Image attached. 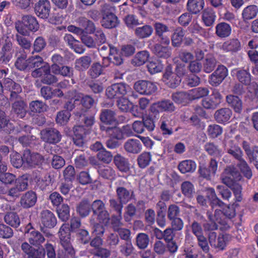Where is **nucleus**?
<instances>
[{
	"label": "nucleus",
	"instance_id": "obj_8",
	"mask_svg": "<svg viewBox=\"0 0 258 258\" xmlns=\"http://www.w3.org/2000/svg\"><path fill=\"white\" fill-rule=\"evenodd\" d=\"M61 135L56 129L47 127L42 130L40 132V137L43 141L49 144H56L61 139Z\"/></svg>",
	"mask_w": 258,
	"mask_h": 258
},
{
	"label": "nucleus",
	"instance_id": "obj_19",
	"mask_svg": "<svg viewBox=\"0 0 258 258\" xmlns=\"http://www.w3.org/2000/svg\"><path fill=\"white\" fill-rule=\"evenodd\" d=\"M75 114L77 120L80 123H84L86 127H91L95 122L94 115L84 114L83 113V111H76Z\"/></svg>",
	"mask_w": 258,
	"mask_h": 258
},
{
	"label": "nucleus",
	"instance_id": "obj_39",
	"mask_svg": "<svg viewBox=\"0 0 258 258\" xmlns=\"http://www.w3.org/2000/svg\"><path fill=\"white\" fill-rule=\"evenodd\" d=\"M77 211L82 217L87 216L91 211V205L88 200L82 201L77 207Z\"/></svg>",
	"mask_w": 258,
	"mask_h": 258
},
{
	"label": "nucleus",
	"instance_id": "obj_56",
	"mask_svg": "<svg viewBox=\"0 0 258 258\" xmlns=\"http://www.w3.org/2000/svg\"><path fill=\"white\" fill-rule=\"evenodd\" d=\"M151 161V155L148 152H144L138 158V162L141 168H144L147 166Z\"/></svg>",
	"mask_w": 258,
	"mask_h": 258
},
{
	"label": "nucleus",
	"instance_id": "obj_45",
	"mask_svg": "<svg viewBox=\"0 0 258 258\" xmlns=\"http://www.w3.org/2000/svg\"><path fill=\"white\" fill-rule=\"evenodd\" d=\"M149 57V53L147 51H142L136 54L132 60V63L138 66L144 64Z\"/></svg>",
	"mask_w": 258,
	"mask_h": 258
},
{
	"label": "nucleus",
	"instance_id": "obj_30",
	"mask_svg": "<svg viewBox=\"0 0 258 258\" xmlns=\"http://www.w3.org/2000/svg\"><path fill=\"white\" fill-rule=\"evenodd\" d=\"M115 111L110 109H102L100 114V120L106 124H110L116 120Z\"/></svg>",
	"mask_w": 258,
	"mask_h": 258
},
{
	"label": "nucleus",
	"instance_id": "obj_18",
	"mask_svg": "<svg viewBox=\"0 0 258 258\" xmlns=\"http://www.w3.org/2000/svg\"><path fill=\"white\" fill-rule=\"evenodd\" d=\"M37 201L36 195L34 191H28L23 195L20 200L21 205L24 208L33 206Z\"/></svg>",
	"mask_w": 258,
	"mask_h": 258
},
{
	"label": "nucleus",
	"instance_id": "obj_1",
	"mask_svg": "<svg viewBox=\"0 0 258 258\" xmlns=\"http://www.w3.org/2000/svg\"><path fill=\"white\" fill-rule=\"evenodd\" d=\"M58 234L60 244L63 249L58 252V258H74L75 252L71 243L70 229L69 224H62L59 229Z\"/></svg>",
	"mask_w": 258,
	"mask_h": 258
},
{
	"label": "nucleus",
	"instance_id": "obj_57",
	"mask_svg": "<svg viewBox=\"0 0 258 258\" xmlns=\"http://www.w3.org/2000/svg\"><path fill=\"white\" fill-rule=\"evenodd\" d=\"M59 218L62 221H67L70 217V208L67 204H63L57 210Z\"/></svg>",
	"mask_w": 258,
	"mask_h": 258
},
{
	"label": "nucleus",
	"instance_id": "obj_60",
	"mask_svg": "<svg viewBox=\"0 0 258 258\" xmlns=\"http://www.w3.org/2000/svg\"><path fill=\"white\" fill-rule=\"evenodd\" d=\"M17 179L14 174L9 172L0 174V181L5 184H12Z\"/></svg>",
	"mask_w": 258,
	"mask_h": 258
},
{
	"label": "nucleus",
	"instance_id": "obj_34",
	"mask_svg": "<svg viewBox=\"0 0 258 258\" xmlns=\"http://www.w3.org/2000/svg\"><path fill=\"white\" fill-rule=\"evenodd\" d=\"M258 13V8L255 5L248 6L242 11V16L244 21L253 19Z\"/></svg>",
	"mask_w": 258,
	"mask_h": 258
},
{
	"label": "nucleus",
	"instance_id": "obj_38",
	"mask_svg": "<svg viewBox=\"0 0 258 258\" xmlns=\"http://www.w3.org/2000/svg\"><path fill=\"white\" fill-rule=\"evenodd\" d=\"M226 150L228 153L237 160L242 158V152L241 149L237 145L233 144L232 142H230L226 147Z\"/></svg>",
	"mask_w": 258,
	"mask_h": 258
},
{
	"label": "nucleus",
	"instance_id": "obj_6",
	"mask_svg": "<svg viewBox=\"0 0 258 258\" xmlns=\"http://www.w3.org/2000/svg\"><path fill=\"white\" fill-rule=\"evenodd\" d=\"M28 181V175L25 174L19 177L15 182V185L7 191V195L13 198H18L21 192L27 189Z\"/></svg>",
	"mask_w": 258,
	"mask_h": 258
},
{
	"label": "nucleus",
	"instance_id": "obj_50",
	"mask_svg": "<svg viewBox=\"0 0 258 258\" xmlns=\"http://www.w3.org/2000/svg\"><path fill=\"white\" fill-rule=\"evenodd\" d=\"M14 129L13 124L10 122L9 119L5 116V113L2 117H0V131H3L10 134Z\"/></svg>",
	"mask_w": 258,
	"mask_h": 258
},
{
	"label": "nucleus",
	"instance_id": "obj_46",
	"mask_svg": "<svg viewBox=\"0 0 258 258\" xmlns=\"http://www.w3.org/2000/svg\"><path fill=\"white\" fill-rule=\"evenodd\" d=\"M207 197L211 201V204L213 207L218 206L221 207L224 203L217 198L215 190L213 188L207 189Z\"/></svg>",
	"mask_w": 258,
	"mask_h": 258
},
{
	"label": "nucleus",
	"instance_id": "obj_25",
	"mask_svg": "<svg viewBox=\"0 0 258 258\" xmlns=\"http://www.w3.org/2000/svg\"><path fill=\"white\" fill-rule=\"evenodd\" d=\"M178 168L182 173H192L196 170L197 165L191 160H185L179 163Z\"/></svg>",
	"mask_w": 258,
	"mask_h": 258
},
{
	"label": "nucleus",
	"instance_id": "obj_28",
	"mask_svg": "<svg viewBox=\"0 0 258 258\" xmlns=\"http://www.w3.org/2000/svg\"><path fill=\"white\" fill-rule=\"evenodd\" d=\"M154 53L158 57L162 58H168L171 55V49L169 46H163L157 43L153 48Z\"/></svg>",
	"mask_w": 258,
	"mask_h": 258
},
{
	"label": "nucleus",
	"instance_id": "obj_59",
	"mask_svg": "<svg viewBox=\"0 0 258 258\" xmlns=\"http://www.w3.org/2000/svg\"><path fill=\"white\" fill-rule=\"evenodd\" d=\"M46 45L45 40L42 37H38L33 44V51L39 52L44 49Z\"/></svg>",
	"mask_w": 258,
	"mask_h": 258
},
{
	"label": "nucleus",
	"instance_id": "obj_52",
	"mask_svg": "<svg viewBox=\"0 0 258 258\" xmlns=\"http://www.w3.org/2000/svg\"><path fill=\"white\" fill-rule=\"evenodd\" d=\"M43 58L39 55L32 56L28 58L29 70L33 68L43 67Z\"/></svg>",
	"mask_w": 258,
	"mask_h": 258
},
{
	"label": "nucleus",
	"instance_id": "obj_12",
	"mask_svg": "<svg viewBox=\"0 0 258 258\" xmlns=\"http://www.w3.org/2000/svg\"><path fill=\"white\" fill-rule=\"evenodd\" d=\"M23 253L28 258H44L45 252L33 247L29 242H23L20 246Z\"/></svg>",
	"mask_w": 258,
	"mask_h": 258
},
{
	"label": "nucleus",
	"instance_id": "obj_3",
	"mask_svg": "<svg viewBox=\"0 0 258 258\" xmlns=\"http://www.w3.org/2000/svg\"><path fill=\"white\" fill-rule=\"evenodd\" d=\"M24 236L31 245L35 247H39L45 241L44 236L36 230L31 223L28 224L25 228Z\"/></svg>",
	"mask_w": 258,
	"mask_h": 258
},
{
	"label": "nucleus",
	"instance_id": "obj_55",
	"mask_svg": "<svg viewBox=\"0 0 258 258\" xmlns=\"http://www.w3.org/2000/svg\"><path fill=\"white\" fill-rule=\"evenodd\" d=\"M172 99L177 103H186L188 101H190L188 93L182 92L173 94Z\"/></svg>",
	"mask_w": 258,
	"mask_h": 258
},
{
	"label": "nucleus",
	"instance_id": "obj_63",
	"mask_svg": "<svg viewBox=\"0 0 258 258\" xmlns=\"http://www.w3.org/2000/svg\"><path fill=\"white\" fill-rule=\"evenodd\" d=\"M81 104L86 110H88L95 104V100L91 96L86 95L81 97Z\"/></svg>",
	"mask_w": 258,
	"mask_h": 258
},
{
	"label": "nucleus",
	"instance_id": "obj_44",
	"mask_svg": "<svg viewBox=\"0 0 258 258\" xmlns=\"http://www.w3.org/2000/svg\"><path fill=\"white\" fill-rule=\"evenodd\" d=\"M153 29L151 26L145 25L144 26L137 28L135 29L136 36L141 38L148 37L151 35Z\"/></svg>",
	"mask_w": 258,
	"mask_h": 258
},
{
	"label": "nucleus",
	"instance_id": "obj_10",
	"mask_svg": "<svg viewBox=\"0 0 258 258\" xmlns=\"http://www.w3.org/2000/svg\"><path fill=\"white\" fill-rule=\"evenodd\" d=\"M110 7L106 4L102 7L104 14L101 21L102 26L108 29L115 27L118 24L117 17L111 12H106L107 10L110 11Z\"/></svg>",
	"mask_w": 258,
	"mask_h": 258
},
{
	"label": "nucleus",
	"instance_id": "obj_13",
	"mask_svg": "<svg viewBox=\"0 0 258 258\" xmlns=\"http://www.w3.org/2000/svg\"><path fill=\"white\" fill-rule=\"evenodd\" d=\"M50 4L48 0H39L35 6L36 15L43 19L49 17L50 11Z\"/></svg>",
	"mask_w": 258,
	"mask_h": 258
},
{
	"label": "nucleus",
	"instance_id": "obj_62",
	"mask_svg": "<svg viewBox=\"0 0 258 258\" xmlns=\"http://www.w3.org/2000/svg\"><path fill=\"white\" fill-rule=\"evenodd\" d=\"M116 192L121 204H126L129 201V192L126 189L120 187L117 189Z\"/></svg>",
	"mask_w": 258,
	"mask_h": 258
},
{
	"label": "nucleus",
	"instance_id": "obj_21",
	"mask_svg": "<svg viewBox=\"0 0 258 258\" xmlns=\"http://www.w3.org/2000/svg\"><path fill=\"white\" fill-rule=\"evenodd\" d=\"M17 58L15 62L16 67L20 71L29 70L28 59H26L27 54L22 50L17 53Z\"/></svg>",
	"mask_w": 258,
	"mask_h": 258
},
{
	"label": "nucleus",
	"instance_id": "obj_14",
	"mask_svg": "<svg viewBox=\"0 0 258 258\" xmlns=\"http://www.w3.org/2000/svg\"><path fill=\"white\" fill-rule=\"evenodd\" d=\"M40 220L42 224L44 227L48 228H53L57 223L54 214L48 210H43L41 212Z\"/></svg>",
	"mask_w": 258,
	"mask_h": 258
},
{
	"label": "nucleus",
	"instance_id": "obj_11",
	"mask_svg": "<svg viewBox=\"0 0 258 258\" xmlns=\"http://www.w3.org/2000/svg\"><path fill=\"white\" fill-rule=\"evenodd\" d=\"M228 75L227 69L224 66H219L209 78V83L213 86H218Z\"/></svg>",
	"mask_w": 258,
	"mask_h": 258
},
{
	"label": "nucleus",
	"instance_id": "obj_64",
	"mask_svg": "<svg viewBox=\"0 0 258 258\" xmlns=\"http://www.w3.org/2000/svg\"><path fill=\"white\" fill-rule=\"evenodd\" d=\"M18 34L16 35V39L18 44L23 49H29L32 45L31 42L27 38Z\"/></svg>",
	"mask_w": 258,
	"mask_h": 258
},
{
	"label": "nucleus",
	"instance_id": "obj_22",
	"mask_svg": "<svg viewBox=\"0 0 258 258\" xmlns=\"http://www.w3.org/2000/svg\"><path fill=\"white\" fill-rule=\"evenodd\" d=\"M232 115L231 110L227 108H223L216 111L214 117L216 121L219 123L228 121Z\"/></svg>",
	"mask_w": 258,
	"mask_h": 258
},
{
	"label": "nucleus",
	"instance_id": "obj_23",
	"mask_svg": "<svg viewBox=\"0 0 258 258\" xmlns=\"http://www.w3.org/2000/svg\"><path fill=\"white\" fill-rule=\"evenodd\" d=\"M106 131L108 133L111 131L113 138L117 140H121L125 136L126 137L129 136V126L128 125L123 126L122 129L117 127H108Z\"/></svg>",
	"mask_w": 258,
	"mask_h": 258
},
{
	"label": "nucleus",
	"instance_id": "obj_4",
	"mask_svg": "<svg viewBox=\"0 0 258 258\" xmlns=\"http://www.w3.org/2000/svg\"><path fill=\"white\" fill-rule=\"evenodd\" d=\"M23 160L24 167L31 168L41 164L44 159L40 154L31 152L27 149L24 151Z\"/></svg>",
	"mask_w": 258,
	"mask_h": 258
},
{
	"label": "nucleus",
	"instance_id": "obj_61",
	"mask_svg": "<svg viewBox=\"0 0 258 258\" xmlns=\"http://www.w3.org/2000/svg\"><path fill=\"white\" fill-rule=\"evenodd\" d=\"M102 67L99 62L94 63L88 73L92 78H96L102 73Z\"/></svg>",
	"mask_w": 258,
	"mask_h": 258
},
{
	"label": "nucleus",
	"instance_id": "obj_16",
	"mask_svg": "<svg viewBox=\"0 0 258 258\" xmlns=\"http://www.w3.org/2000/svg\"><path fill=\"white\" fill-rule=\"evenodd\" d=\"M12 110L14 112L17 114V116L23 118L27 113V105L21 97L19 99H16L15 101H12Z\"/></svg>",
	"mask_w": 258,
	"mask_h": 258
},
{
	"label": "nucleus",
	"instance_id": "obj_48",
	"mask_svg": "<svg viewBox=\"0 0 258 258\" xmlns=\"http://www.w3.org/2000/svg\"><path fill=\"white\" fill-rule=\"evenodd\" d=\"M29 109L34 113H40L46 110L47 106L41 101L35 100L30 103Z\"/></svg>",
	"mask_w": 258,
	"mask_h": 258
},
{
	"label": "nucleus",
	"instance_id": "obj_24",
	"mask_svg": "<svg viewBox=\"0 0 258 258\" xmlns=\"http://www.w3.org/2000/svg\"><path fill=\"white\" fill-rule=\"evenodd\" d=\"M22 21L25 27L30 31L36 32L39 28V25L36 19L32 16L26 15L23 16Z\"/></svg>",
	"mask_w": 258,
	"mask_h": 258
},
{
	"label": "nucleus",
	"instance_id": "obj_51",
	"mask_svg": "<svg viewBox=\"0 0 258 258\" xmlns=\"http://www.w3.org/2000/svg\"><path fill=\"white\" fill-rule=\"evenodd\" d=\"M11 162L12 165L19 168L23 165L24 167L23 155L22 156L20 154L16 152H13L10 155Z\"/></svg>",
	"mask_w": 258,
	"mask_h": 258
},
{
	"label": "nucleus",
	"instance_id": "obj_2",
	"mask_svg": "<svg viewBox=\"0 0 258 258\" xmlns=\"http://www.w3.org/2000/svg\"><path fill=\"white\" fill-rule=\"evenodd\" d=\"M31 76L35 78H40L41 83L48 85L56 83L58 81L57 78L51 74L49 66H43L35 69L32 72Z\"/></svg>",
	"mask_w": 258,
	"mask_h": 258
},
{
	"label": "nucleus",
	"instance_id": "obj_37",
	"mask_svg": "<svg viewBox=\"0 0 258 258\" xmlns=\"http://www.w3.org/2000/svg\"><path fill=\"white\" fill-rule=\"evenodd\" d=\"M188 93L189 100H192L208 95L209 91L206 88H197L189 90Z\"/></svg>",
	"mask_w": 258,
	"mask_h": 258
},
{
	"label": "nucleus",
	"instance_id": "obj_20",
	"mask_svg": "<svg viewBox=\"0 0 258 258\" xmlns=\"http://www.w3.org/2000/svg\"><path fill=\"white\" fill-rule=\"evenodd\" d=\"M239 173L235 171V169L232 167L226 168L221 175L222 182L226 185L229 186L233 179L236 178Z\"/></svg>",
	"mask_w": 258,
	"mask_h": 258
},
{
	"label": "nucleus",
	"instance_id": "obj_41",
	"mask_svg": "<svg viewBox=\"0 0 258 258\" xmlns=\"http://www.w3.org/2000/svg\"><path fill=\"white\" fill-rule=\"evenodd\" d=\"M5 222L14 227H18L20 224L19 216L14 212H9L6 214L4 217Z\"/></svg>",
	"mask_w": 258,
	"mask_h": 258
},
{
	"label": "nucleus",
	"instance_id": "obj_29",
	"mask_svg": "<svg viewBox=\"0 0 258 258\" xmlns=\"http://www.w3.org/2000/svg\"><path fill=\"white\" fill-rule=\"evenodd\" d=\"M209 242L211 245H213L220 249H223L226 244L225 236L221 235L216 239V234L215 232H211L210 233Z\"/></svg>",
	"mask_w": 258,
	"mask_h": 258
},
{
	"label": "nucleus",
	"instance_id": "obj_31",
	"mask_svg": "<svg viewBox=\"0 0 258 258\" xmlns=\"http://www.w3.org/2000/svg\"><path fill=\"white\" fill-rule=\"evenodd\" d=\"M202 18L205 25L210 27L214 24L216 19V15L212 10L206 9L202 12Z\"/></svg>",
	"mask_w": 258,
	"mask_h": 258
},
{
	"label": "nucleus",
	"instance_id": "obj_32",
	"mask_svg": "<svg viewBox=\"0 0 258 258\" xmlns=\"http://www.w3.org/2000/svg\"><path fill=\"white\" fill-rule=\"evenodd\" d=\"M217 61L212 54L207 55L203 63L204 71L207 73L212 72L216 66Z\"/></svg>",
	"mask_w": 258,
	"mask_h": 258
},
{
	"label": "nucleus",
	"instance_id": "obj_40",
	"mask_svg": "<svg viewBox=\"0 0 258 258\" xmlns=\"http://www.w3.org/2000/svg\"><path fill=\"white\" fill-rule=\"evenodd\" d=\"M147 67L148 71L151 74L161 72L163 69V66L161 61L156 59L149 61L147 63Z\"/></svg>",
	"mask_w": 258,
	"mask_h": 258
},
{
	"label": "nucleus",
	"instance_id": "obj_42",
	"mask_svg": "<svg viewBox=\"0 0 258 258\" xmlns=\"http://www.w3.org/2000/svg\"><path fill=\"white\" fill-rule=\"evenodd\" d=\"M184 31L181 28H177L171 36L172 44L174 47L179 46L183 40Z\"/></svg>",
	"mask_w": 258,
	"mask_h": 258
},
{
	"label": "nucleus",
	"instance_id": "obj_49",
	"mask_svg": "<svg viewBox=\"0 0 258 258\" xmlns=\"http://www.w3.org/2000/svg\"><path fill=\"white\" fill-rule=\"evenodd\" d=\"M182 193L186 197L190 198L195 193V189L193 184L188 181H185L181 185Z\"/></svg>",
	"mask_w": 258,
	"mask_h": 258
},
{
	"label": "nucleus",
	"instance_id": "obj_5",
	"mask_svg": "<svg viewBox=\"0 0 258 258\" xmlns=\"http://www.w3.org/2000/svg\"><path fill=\"white\" fill-rule=\"evenodd\" d=\"M134 88L139 94L144 95L154 94L158 90V87L156 83L145 80H141L136 82Z\"/></svg>",
	"mask_w": 258,
	"mask_h": 258
},
{
	"label": "nucleus",
	"instance_id": "obj_47",
	"mask_svg": "<svg viewBox=\"0 0 258 258\" xmlns=\"http://www.w3.org/2000/svg\"><path fill=\"white\" fill-rule=\"evenodd\" d=\"M114 163L118 169L126 172L129 170V166L127 160L120 155H117L114 157Z\"/></svg>",
	"mask_w": 258,
	"mask_h": 258
},
{
	"label": "nucleus",
	"instance_id": "obj_26",
	"mask_svg": "<svg viewBox=\"0 0 258 258\" xmlns=\"http://www.w3.org/2000/svg\"><path fill=\"white\" fill-rule=\"evenodd\" d=\"M92 61V58L89 55H84L76 59L75 68L80 71L87 70Z\"/></svg>",
	"mask_w": 258,
	"mask_h": 258
},
{
	"label": "nucleus",
	"instance_id": "obj_53",
	"mask_svg": "<svg viewBox=\"0 0 258 258\" xmlns=\"http://www.w3.org/2000/svg\"><path fill=\"white\" fill-rule=\"evenodd\" d=\"M109 55L110 56L111 63L114 65L119 66L123 62V58L120 54L118 53L115 47H110Z\"/></svg>",
	"mask_w": 258,
	"mask_h": 258
},
{
	"label": "nucleus",
	"instance_id": "obj_33",
	"mask_svg": "<svg viewBox=\"0 0 258 258\" xmlns=\"http://www.w3.org/2000/svg\"><path fill=\"white\" fill-rule=\"evenodd\" d=\"M228 104L233 108L236 112H240L242 109L241 100L237 96L230 95L226 97Z\"/></svg>",
	"mask_w": 258,
	"mask_h": 258
},
{
	"label": "nucleus",
	"instance_id": "obj_17",
	"mask_svg": "<svg viewBox=\"0 0 258 258\" xmlns=\"http://www.w3.org/2000/svg\"><path fill=\"white\" fill-rule=\"evenodd\" d=\"M163 78L166 83L172 88L176 87L181 81L180 77L176 74L173 73L170 67L166 69Z\"/></svg>",
	"mask_w": 258,
	"mask_h": 258
},
{
	"label": "nucleus",
	"instance_id": "obj_15",
	"mask_svg": "<svg viewBox=\"0 0 258 258\" xmlns=\"http://www.w3.org/2000/svg\"><path fill=\"white\" fill-rule=\"evenodd\" d=\"M221 49L225 52L236 53L241 50V43L237 38L229 39L223 43Z\"/></svg>",
	"mask_w": 258,
	"mask_h": 258
},
{
	"label": "nucleus",
	"instance_id": "obj_36",
	"mask_svg": "<svg viewBox=\"0 0 258 258\" xmlns=\"http://www.w3.org/2000/svg\"><path fill=\"white\" fill-rule=\"evenodd\" d=\"M160 128L163 134L171 135L172 134L171 120L167 115L164 114L160 119Z\"/></svg>",
	"mask_w": 258,
	"mask_h": 258
},
{
	"label": "nucleus",
	"instance_id": "obj_35",
	"mask_svg": "<svg viewBox=\"0 0 258 258\" xmlns=\"http://www.w3.org/2000/svg\"><path fill=\"white\" fill-rule=\"evenodd\" d=\"M204 6V0H188L187 4L188 11L195 14L202 10Z\"/></svg>",
	"mask_w": 258,
	"mask_h": 258
},
{
	"label": "nucleus",
	"instance_id": "obj_54",
	"mask_svg": "<svg viewBox=\"0 0 258 258\" xmlns=\"http://www.w3.org/2000/svg\"><path fill=\"white\" fill-rule=\"evenodd\" d=\"M207 131L209 136L213 138H215L222 134L223 130L219 125L213 124L208 126Z\"/></svg>",
	"mask_w": 258,
	"mask_h": 258
},
{
	"label": "nucleus",
	"instance_id": "obj_58",
	"mask_svg": "<svg viewBox=\"0 0 258 258\" xmlns=\"http://www.w3.org/2000/svg\"><path fill=\"white\" fill-rule=\"evenodd\" d=\"M238 161L239 163L237 165L241 171L247 178H250L252 176V172L245 161L242 158Z\"/></svg>",
	"mask_w": 258,
	"mask_h": 258
},
{
	"label": "nucleus",
	"instance_id": "obj_7",
	"mask_svg": "<svg viewBox=\"0 0 258 258\" xmlns=\"http://www.w3.org/2000/svg\"><path fill=\"white\" fill-rule=\"evenodd\" d=\"M175 107L173 103L169 100L164 99L152 104L150 111L155 117L158 116L160 112H172Z\"/></svg>",
	"mask_w": 258,
	"mask_h": 258
},
{
	"label": "nucleus",
	"instance_id": "obj_27",
	"mask_svg": "<svg viewBox=\"0 0 258 258\" xmlns=\"http://www.w3.org/2000/svg\"><path fill=\"white\" fill-rule=\"evenodd\" d=\"M216 34L220 38L228 37L231 33V27L227 23L221 22L216 26Z\"/></svg>",
	"mask_w": 258,
	"mask_h": 258
},
{
	"label": "nucleus",
	"instance_id": "obj_43",
	"mask_svg": "<svg viewBox=\"0 0 258 258\" xmlns=\"http://www.w3.org/2000/svg\"><path fill=\"white\" fill-rule=\"evenodd\" d=\"M237 79L242 84L249 85L251 81V76L249 72L245 70L235 71Z\"/></svg>",
	"mask_w": 258,
	"mask_h": 258
},
{
	"label": "nucleus",
	"instance_id": "obj_9",
	"mask_svg": "<svg viewBox=\"0 0 258 258\" xmlns=\"http://www.w3.org/2000/svg\"><path fill=\"white\" fill-rule=\"evenodd\" d=\"M4 91H8L10 93V101H13L16 99L21 97L19 94L22 92L21 86L14 82L12 80L7 78L4 81Z\"/></svg>",
	"mask_w": 258,
	"mask_h": 258
}]
</instances>
